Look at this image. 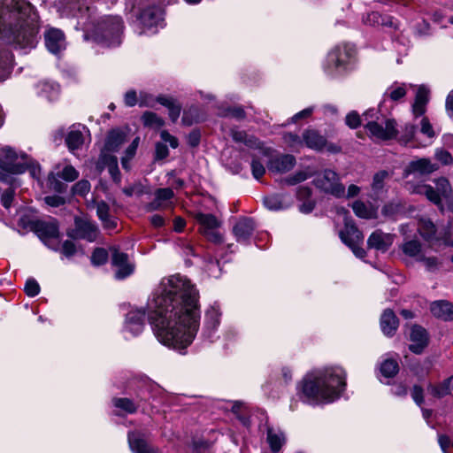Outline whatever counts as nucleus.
I'll use <instances>...</instances> for the list:
<instances>
[{
  "instance_id": "nucleus-1",
  "label": "nucleus",
  "mask_w": 453,
  "mask_h": 453,
  "mask_svg": "<svg viewBox=\"0 0 453 453\" xmlns=\"http://www.w3.org/2000/svg\"><path fill=\"white\" fill-rule=\"evenodd\" d=\"M199 293L186 276L162 279L149 301L150 319L158 342L181 351L189 346L199 328Z\"/></svg>"
},
{
  "instance_id": "nucleus-2",
  "label": "nucleus",
  "mask_w": 453,
  "mask_h": 453,
  "mask_svg": "<svg viewBox=\"0 0 453 453\" xmlns=\"http://www.w3.org/2000/svg\"><path fill=\"white\" fill-rule=\"evenodd\" d=\"M37 20V14L28 2H0V36L5 42L21 49L35 47L38 34Z\"/></svg>"
},
{
  "instance_id": "nucleus-3",
  "label": "nucleus",
  "mask_w": 453,
  "mask_h": 453,
  "mask_svg": "<svg viewBox=\"0 0 453 453\" xmlns=\"http://www.w3.org/2000/svg\"><path fill=\"white\" fill-rule=\"evenodd\" d=\"M62 13L77 19V26L91 32L96 40L109 47L119 46L124 28L119 16H104L96 19V10L88 0H63Z\"/></svg>"
},
{
  "instance_id": "nucleus-4",
  "label": "nucleus",
  "mask_w": 453,
  "mask_h": 453,
  "mask_svg": "<svg viewBox=\"0 0 453 453\" xmlns=\"http://www.w3.org/2000/svg\"><path fill=\"white\" fill-rule=\"evenodd\" d=\"M346 387V372L341 366H330L306 374L301 389L307 402L330 403L338 399Z\"/></svg>"
},
{
  "instance_id": "nucleus-5",
  "label": "nucleus",
  "mask_w": 453,
  "mask_h": 453,
  "mask_svg": "<svg viewBox=\"0 0 453 453\" xmlns=\"http://www.w3.org/2000/svg\"><path fill=\"white\" fill-rule=\"evenodd\" d=\"M435 188L426 185H414L406 182V188L415 194L424 195L426 197L436 205L441 204V198L450 200L453 198V189L448 179L444 177L434 180Z\"/></svg>"
},
{
  "instance_id": "nucleus-6",
  "label": "nucleus",
  "mask_w": 453,
  "mask_h": 453,
  "mask_svg": "<svg viewBox=\"0 0 453 453\" xmlns=\"http://www.w3.org/2000/svg\"><path fill=\"white\" fill-rule=\"evenodd\" d=\"M378 112L374 109H371L364 113L366 121L365 128L370 134L380 140H389L396 136L397 130L395 121L391 119H384L377 115Z\"/></svg>"
},
{
  "instance_id": "nucleus-7",
  "label": "nucleus",
  "mask_w": 453,
  "mask_h": 453,
  "mask_svg": "<svg viewBox=\"0 0 453 453\" xmlns=\"http://www.w3.org/2000/svg\"><path fill=\"white\" fill-rule=\"evenodd\" d=\"M353 55L354 49L348 44L335 47L327 55L326 65V72L332 76L342 73L347 69Z\"/></svg>"
},
{
  "instance_id": "nucleus-8",
  "label": "nucleus",
  "mask_w": 453,
  "mask_h": 453,
  "mask_svg": "<svg viewBox=\"0 0 453 453\" xmlns=\"http://www.w3.org/2000/svg\"><path fill=\"white\" fill-rule=\"evenodd\" d=\"M30 160L26 154L19 155L10 147L0 150V168L9 173H24L29 166Z\"/></svg>"
},
{
  "instance_id": "nucleus-9",
  "label": "nucleus",
  "mask_w": 453,
  "mask_h": 453,
  "mask_svg": "<svg viewBox=\"0 0 453 453\" xmlns=\"http://www.w3.org/2000/svg\"><path fill=\"white\" fill-rule=\"evenodd\" d=\"M313 183L319 190L335 197L345 196V187L341 182L339 175L333 170L326 169L319 173Z\"/></svg>"
},
{
  "instance_id": "nucleus-10",
  "label": "nucleus",
  "mask_w": 453,
  "mask_h": 453,
  "mask_svg": "<svg viewBox=\"0 0 453 453\" xmlns=\"http://www.w3.org/2000/svg\"><path fill=\"white\" fill-rule=\"evenodd\" d=\"M35 230L38 237L48 248L55 251L59 250V230L58 222L55 219L37 222Z\"/></svg>"
},
{
  "instance_id": "nucleus-11",
  "label": "nucleus",
  "mask_w": 453,
  "mask_h": 453,
  "mask_svg": "<svg viewBox=\"0 0 453 453\" xmlns=\"http://www.w3.org/2000/svg\"><path fill=\"white\" fill-rule=\"evenodd\" d=\"M342 242L346 244L356 257L363 258L365 257V250L361 247L364 242L363 234L350 222L346 221L344 228L340 232Z\"/></svg>"
},
{
  "instance_id": "nucleus-12",
  "label": "nucleus",
  "mask_w": 453,
  "mask_h": 453,
  "mask_svg": "<svg viewBox=\"0 0 453 453\" xmlns=\"http://www.w3.org/2000/svg\"><path fill=\"white\" fill-rule=\"evenodd\" d=\"M194 218L200 225V233L208 240L213 242H222V237L217 231L221 223L214 215L196 212L194 214Z\"/></svg>"
},
{
  "instance_id": "nucleus-13",
  "label": "nucleus",
  "mask_w": 453,
  "mask_h": 453,
  "mask_svg": "<svg viewBox=\"0 0 453 453\" xmlns=\"http://www.w3.org/2000/svg\"><path fill=\"white\" fill-rule=\"evenodd\" d=\"M110 251L111 253L112 265L116 268V279L122 280L131 275L134 272V265L128 261V256L126 253L120 252L116 247H111Z\"/></svg>"
},
{
  "instance_id": "nucleus-14",
  "label": "nucleus",
  "mask_w": 453,
  "mask_h": 453,
  "mask_svg": "<svg viewBox=\"0 0 453 453\" xmlns=\"http://www.w3.org/2000/svg\"><path fill=\"white\" fill-rule=\"evenodd\" d=\"M127 441L133 453H159L158 449L152 446L141 431H129L127 433Z\"/></svg>"
},
{
  "instance_id": "nucleus-15",
  "label": "nucleus",
  "mask_w": 453,
  "mask_h": 453,
  "mask_svg": "<svg viewBox=\"0 0 453 453\" xmlns=\"http://www.w3.org/2000/svg\"><path fill=\"white\" fill-rule=\"evenodd\" d=\"M146 314L142 308L131 309L126 315L125 330L132 335H138L145 326Z\"/></svg>"
},
{
  "instance_id": "nucleus-16",
  "label": "nucleus",
  "mask_w": 453,
  "mask_h": 453,
  "mask_svg": "<svg viewBox=\"0 0 453 453\" xmlns=\"http://www.w3.org/2000/svg\"><path fill=\"white\" fill-rule=\"evenodd\" d=\"M438 169L437 165L433 164L428 158H419L408 164L403 170V177L407 178L411 174L426 175L435 172Z\"/></svg>"
},
{
  "instance_id": "nucleus-17",
  "label": "nucleus",
  "mask_w": 453,
  "mask_h": 453,
  "mask_svg": "<svg viewBox=\"0 0 453 453\" xmlns=\"http://www.w3.org/2000/svg\"><path fill=\"white\" fill-rule=\"evenodd\" d=\"M45 45L49 51L58 54L65 49V39L61 30L50 28L45 32Z\"/></svg>"
},
{
  "instance_id": "nucleus-18",
  "label": "nucleus",
  "mask_w": 453,
  "mask_h": 453,
  "mask_svg": "<svg viewBox=\"0 0 453 453\" xmlns=\"http://www.w3.org/2000/svg\"><path fill=\"white\" fill-rule=\"evenodd\" d=\"M394 235L383 233L381 230H375L367 240V246L382 252H386L393 244Z\"/></svg>"
},
{
  "instance_id": "nucleus-19",
  "label": "nucleus",
  "mask_w": 453,
  "mask_h": 453,
  "mask_svg": "<svg viewBox=\"0 0 453 453\" xmlns=\"http://www.w3.org/2000/svg\"><path fill=\"white\" fill-rule=\"evenodd\" d=\"M410 340L411 342L410 349L415 354H420L428 343L426 331L419 326H413L411 329Z\"/></svg>"
},
{
  "instance_id": "nucleus-20",
  "label": "nucleus",
  "mask_w": 453,
  "mask_h": 453,
  "mask_svg": "<svg viewBox=\"0 0 453 453\" xmlns=\"http://www.w3.org/2000/svg\"><path fill=\"white\" fill-rule=\"evenodd\" d=\"M256 224L251 218H241L233 226V233L238 242H246L253 234Z\"/></svg>"
},
{
  "instance_id": "nucleus-21",
  "label": "nucleus",
  "mask_w": 453,
  "mask_h": 453,
  "mask_svg": "<svg viewBox=\"0 0 453 453\" xmlns=\"http://www.w3.org/2000/svg\"><path fill=\"white\" fill-rule=\"evenodd\" d=\"M75 237L86 239L88 242L96 240L97 226L91 221L83 219H75Z\"/></svg>"
},
{
  "instance_id": "nucleus-22",
  "label": "nucleus",
  "mask_w": 453,
  "mask_h": 453,
  "mask_svg": "<svg viewBox=\"0 0 453 453\" xmlns=\"http://www.w3.org/2000/svg\"><path fill=\"white\" fill-rule=\"evenodd\" d=\"M139 19L144 27H157L163 22V12L158 7H150L142 12Z\"/></svg>"
},
{
  "instance_id": "nucleus-23",
  "label": "nucleus",
  "mask_w": 453,
  "mask_h": 453,
  "mask_svg": "<svg viewBox=\"0 0 453 453\" xmlns=\"http://www.w3.org/2000/svg\"><path fill=\"white\" fill-rule=\"evenodd\" d=\"M296 165V158L292 155H281L270 160L268 169L271 172L283 173L290 171Z\"/></svg>"
},
{
  "instance_id": "nucleus-24",
  "label": "nucleus",
  "mask_w": 453,
  "mask_h": 453,
  "mask_svg": "<svg viewBox=\"0 0 453 453\" xmlns=\"http://www.w3.org/2000/svg\"><path fill=\"white\" fill-rule=\"evenodd\" d=\"M380 327L385 335L392 336L398 327V319L393 311L385 310L380 318Z\"/></svg>"
},
{
  "instance_id": "nucleus-25",
  "label": "nucleus",
  "mask_w": 453,
  "mask_h": 453,
  "mask_svg": "<svg viewBox=\"0 0 453 453\" xmlns=\"http://www.w3.org/2000/svg\"><path fill=\"white\" fill-rule=\"evenodd\" d=\"M363 23L365 25L372 26V27H395V22L393 20V18L387 15H382L378 12H371L367 13L366 15L363 16Z\"/></svg>"
},
{
  "instance_id": "nucleus-26",
  "label": "nucleus",
  "mask_w": 453,
  "mask_h": 453,
  "mask_svg": "<svg viewBox=\"0 0 453 453\" xmlns=\"http://www.w3.org/2000/svg\"><path fill=\"white\" fill-rule=\"evenodd\" d=\"M231 136L235 142L242 143L250 149H262L261 142L252 134L245 131L232 129Z\"/></svg>"
},
{
  "instance_id": "nucleus-27",
  "label": "nucleus",
  "mask_w": 453,
  "mask_h": 453,
  "mask_svg": "<svg viewBox=\"0 0 453 453\" xmlns=\"http://www.w3.org/2000/svg\"><path fill=\"white\" fill-rule=\"evenodd\" d=\"M431 312L434 316L443 320L453 319V304L447 301H436L431 304Z\"/></svg>"
},
{
  "instance_id": "nucleus-28",
  "label": "nucleus",
  "mask_w": 453,
  "mask_h": 453,
  "mask_svg": "<svg viewBox=\"0 0 453 453\" xmlns=\"http://www.w3.org/2000/svg\"><path fill=\"white\" fill-rule=\"evenodd\" d=\"M303 140L307 147L315 150H320L326 145V138L315 130H306L303 134Z\"/></svg>"
},
{
  "instance_id": "nucleus-29",
  "label": "nucleus",
  "mask_w": 453,
  "mask_h": 453,
  "mask_svg": "<svg viewBox=\"0 0 453 453\" xmlns=\"http://www.w3.org/2000/svg\"><path fill=\"white\" fill-rule=\"evenodd\" d=\"M407 92V85L404 83L395 82L390 85L383 94V100H391L393 102H399L403 99Z\"/></svg>"
},
{
  "instance_id": "nucleus-30",
  "label": "nucleus",
  "mask_w": 453,
  "mask_h": 453,
  "mask_svg": "<svg viewBox=\"0 0 453 453\" xmlns=\"http://www.w3.org/2000/svg\"><path fill=\"white\" fill-rule=\"evenodd\" d=\"M109 211L110 207L105 202L100 201L96 203V214L103 222L104 227L114 229L117 226V221L110 217Z\"/></svg>"
},
{
  "instance_id": "nucleus-31",
  "label": "nucleus",
  "mask_w": 453,
  "mask_h": 453,
  "mask_svg": "<svg viewBox=\"0 0 453 453\" xmlns=\"http://www.w3.org/2000/svg\"><path fill=\"white\" fill-rule=\"evenodd\" d=\"M267 441L272 451L277 452L285 443V435L280 430L269 427L267 429Z\"/></svg>"
},
{
  "instance_id": "nucleus-32",
  "label": "nucleus",
  "mask_w": 453,
  "mask_h": 453,
  "mask_svg": "<svg viewBox=\"0 0 453 453\" xmlns=\"http://www.w3.org/2000/svg\"><path fill=\"white\" fill-rule=\"evenodd\" d=\"M125 142V134L123 132L119 130H112L110 132L106 142H105V150L107 151H116Z\"/></svg>"
},
{
  "instance_id": "nucleus-33",
  "label": "nucleus",
  "mask_w": 453,
  "mask_h": 453,
  "mask_svg": "<svg viewBox=\"0 0 453 453\" xmlns=\"http://www.w3.org/2000/svg\"><path fill=\"white\" fill-rule=\"evenodd\" d=\"M391 173L386 170L377 172L373 177L371 188L375 194H380L384 190L386 181L391 177Z\"/></svg>"
},
{
  "instance_id": "nucleus-34",
  "label": "nucleus",
  "mask_w": 453,
  "mask_h": 453,
  "mask_svg": "<svg viewBox=\"0 0 453 453\" xmlns=\"http://www.w3.org/2000/svg\"><path fill=\"white\" fill-rule=\"evenodd\" d=\"M452 378H448L444 380L441 383L438 385L430 384L427 388L429 393L437 398H441L450 393V382Z\"/></svg>"
},
{
  "instance_id": "nucleus-35",
  "label": "nucleus",
  "mask_w": 453,
  "mask_h": 453,
  "mask_svg": "<svg viewBox=\"0 0 453 453\" xmlns=\"http://www.w3.org/2000/svg\"><path fill=\"white\" fill-rule=\"evenodd\" d=\"M418 230L420 235L426 240L433 239L436 232L434 224L429 219L424 218L418 220Z\"/></svg>"
},
{
  "instance_id": "nucleus-36",
  "label": "nucleus",
  "mask_w": 453,
  "mask_h": 453,
  "mask_svg": "<svg viewBox=\"0 0 453 453\" xmlns=\"http://www.w3.org/2000/svg\"><path fill=\"white\" fill-rule=\"evenodd\" d=\"M39 93L50 101L55 100L59 93V86L54 82H41Z\"/></svg>"
},
{
  "instance_id": "nucleus-37",
  "label": "nucleus",
  "mask_w": 453,
  "mask_h": 453,
  "mask_svg": "<svg viewBox=\"0 0 453 453\" xmlns=\"http://www.w3.org/2000/svg\"><path fill=\"white\" fill-rule=\"evenodd\" d=\"M401 249L406 256L415 257L417 260L419 258V256L422 255L421 244L416 240L404 242Z\"/></svg>"
},
{
  "instance_id": "nucleus-38",
  "label": "nucleus",
  "mask_w": 453,
  "mask_h": 453,
  "mask_svg": "<svg viewBox=\"0 0 453 453\" xmlns=\"http://www.w3.org/2000/svg\"><path fill=\"white\" fill-rule=\"evenodd\" d=\"M221 312L216 307H211L205 314V328L215 330L219 325Z\"/></svg>"
},
{
  "instance_id": "nucleus-39",
  "label": "nucleus",
  "mask_w": 453,
  "mask_h": 453,
  "mask_svg": "<svg viewBox=\"0 0 453 453\" xmlns=\"http://www.w3.org/2000/svg\"><path fill=\"white\" fill-rule=\"evenodd\" d=\"M102 162L109 168V173L114 180L119 181V171L118 168V161L115 156L103 153L101 156Z\"/></svg>"
},
{
  "instance_id": "nucleus-40",
  "label": "nucleus",
  "mask_w": 453,
  "mask_h": 453,
  "mask_svg": "<svg viewBox=\"0 0 453 453\" xmlns=\"http://www.w3.org/2000/svg\"><path fill=\"white\" fill-rule=\"evenodd\" d=\"M65 143L70 150L79 149L83 143L82 133L79 130H70L66 135Z\"/></svg>"
},
{
  "instance_id": "nucleus-41",
  "label": "nucleus",
  "mask_w": 453,
  "mask_h": 453,
  "mask_svg": "<svg viewBox=\"0 0 453 453\" xmlns=\"http://www.w3.org/2000/svg\"><path fill=\"white\" fill-rule=\"evenodd\" d=\"M399 371L398 363L391 358L386 359L380 365V372L387 378L394 377Z\"/></svg>"
},
{
  "instance_id": "nucleus-42",
  "label": "nucleus",
  "mask_w": 453,
  "mask_h": 453,
  "mask_svg": "<svg viewBox=\"0 0 453 453\" xmlns=\"http://www.w3.org/2000/svg\"><path fill=\"white\" fill-rule=\"evenodd\" d=\"M59 175V173L51 172L48 176V185L50 189L63 193L66 189V185L59 180L61 178Z\"/></svg>"
},
{
  "instance_id": "nucleus-43",
  "label": "nucleus",
  "mask_w": 453,
  "mask_h": 453,
  "mask_svg": "<svg viewBox=\"0 0 453 453\" xmlns=\"http://www.w3.org/2000/svg\"><path fill=\"white\" fill-rule=\"evenodd\" d=\"M182 123L186 126H191L194 123H197L201 120L199 110L196 106L189 107L184 111L182 116Z\"/></svg>"
},
{
  "instance_id": "nucleus-44",
  "label": "nucleus",
  "mask_w": 453,
  "mask_h": 453,
  "mask_svg": "<svg viewBox=\"0 0 453 453\" xmlns=\"http://www.w3.org/2000/svg\"><path fill=\"white\" fill-rule=\"evenodd\" d=\"M142 119L144 126L146 127L158 128L164 125V120L156 113L151 111L144 112Z\"/></svg>"
},
{
  "instance_id": "nucleus-45",
  "label": "nucleus",
  "mask_w": 453,
  "mask_h": 453,
  "mask_svg": "<svg viewBox=\"0 0 453 453\" xmlns=\"http://www.w3.org/2000/svg\"><path fill=\"white\" fill-rule=\"evenodd\" d=\"M113 404L116 408H119L127 413H134L137 410V406L134 403L128 398H115L113 399Z\"/></svg>"
},
{
  "instance_id": "nucleus-46",
  "label": "nucleus",
  "mask_w": 453,
  "mask_h": 453,
  "mask_svg": "<svg viewBox=\"0 0 453 453\" xmlns=\"http://www.w3.org/2000/svg\"><path fill=\"white\" fill-rule=\"evenodd\" d=\"M352 209L354 213L359 218L371 219L373 216L372 210L361 201H356L352 205Z\"/></svg>"
},
{
  "instance_id": "nucleus-47",
  "label": "nucleus",
  "mask_w": 453,
  "mask_h": 453,
  "mask_svg": "<svg viewBox=\"0 0 453 453\" xmlns=\"http://www.w3.org/2000/svg\"><path fill=\"white\" fill-rule=\"evenodd\" d=\"M265 206L271 211H278L284 208L282 200L278 196H267L264 199Z\"/></svg>"
},
{
  "instance_id": "nucleus-48",
  "label": "nucleus",
  "mask_w": 453,
  "mask_h": 453,
  "mask_svg": "<svg viewBox=\"0 0 453 453\" xmlns=\"http://www.w3.org/2000/svg\"><path fill=\"white\" fill-rule=\"evenodd\" d=\"M57 173H59L61 179L65 181H73L79 177L78 171L70 165H65L63 170L58 171Z\"/></svg>"
},
{
  "instance_id": "nucleus-49",
  "label": "nucleus",
  "mask_w": 453,
  "mask_h": 453,
  "mask_svg": "<svg viewBox=\"0 0 453 453\" xmlns=\"http://www.w3.org/2000/svg\"><path fill=\"white\" fill-rule=\"evenodd\" d=\"M219 115H221L223 117H231V118L236 119L238 120L243 119L245 118V112L242 107H233V108L224 109L219 112Z\"/></svg>"
},
{
  "instance_id": "nucleus-50",
  "label": "nucleus",
  "mask_w": 453,
  "mask_h": 453,
  "mask_svg": "<svg viewBox=\"0 0 453 453\" xmlns=\"http://www.w3.org/2000/svg\"><path fill=\"white\" fill-rule=\"evenodd\" d=\"M419 125L421 134L429 139H433L435 136V132L428 118L422 117Z\"/></svg>"
},
{
  "instance_id": "nucleus-51",
  "label": "nucleus",
  "mask_w": 453,
  "mask_h": 453,
  "mask_svg": "<svg viewBox=\"0 0 453 453\" xmlns=\"http://www.w3.org/2000/svg\"><path fill=\"white\" fill-rule=\"evenodd\" d=\"M346 124L350 128H357L361 123H364L365 126L366 121L365 120L364 116L361 118L357 112L351 111L346 116Z\"/></svg>"
},
{
  "instance_id": "nucleus-52",
  "label": "nucleus",
  "mask_w": 453,
  "mask_h": 453,
  "mask_svg": "<svg viewBox=\"0 0 453 453\" xmlns=\"http://www.w3.org/2000/svg\"><path fill=\"white\" fill-rule=\"evenodd\" d=\"M108 258V253L104 249L97 248L94 250L92 257H91V262L94 265H100L104 264L107 261Z\"/></svg>"
},
{
  "instance_id": "nucleus-53",
  "label": "nucleus",
  "mask_w": 453,
  "mask_h": 453,
  "mask_svg": "<svg viewBox=\"0 0 453 453\" xmlns=\"http://www.w3.org/2000/svg\"><path fill=\"white\" fill-rule=\"evenodd\" d=\"M40 289V286L35 279H28L24 287L25 293L30 297L37 296Z\"/></svg>"
},
{
  "instance_id": "nucleus-54",
  "label": "nucleus",
  "mask_w": 453,
  "mask_h": 453,
  "mask_svg": "<svg viewBox=\"0 0 453 453\" xmlns=\"http://www.w3.org/2000/svg\"><path fill=\"white\" fill-rule=\"evenodd\" d=\"M434 157L442 165H449L453 164V157H452L451 154L443 149L436 150Z\"/></svg>"
},
{
  "instance_id": "nucleus-55",
  "label": "nucleus",
  "mask_w": 453,
  "mask_h": 453,
  "mask_svg": "<svg viewBox=\"0 0 453 453\" xmlns=\"http://www.w3.org/2000/svg\"><path fill=\"white\" fill-rule=\"evenodd\" d=\"M61 252L65 257H72L77 253V248L73 242L66 240L61 247Z\"/></svg>"
},
{
  "instance_id": "nucleus-56",
  "label": "nucleus",
  "mask_w": 453,
  "mask_h": 453,
  "mask_svg": "<svg viewBox=\"0 0 453 453\" xmlns=\"http://www.w3.org/2000/svg\"><path fill=\"white\" fill-rule=\"evenodd\" d=\"M90 190V183L86 180L78 181L73 187V191L75 195L84 196Z\"/></svg>"
},
{
  "instance_id": "nucleus-57",
  "label": "nucleus",
  "mask_w": 453,
  "mask_h": 453,
  "mask_svg": "<svg viewBox=\"0 0 453 453\" xmlns=\"http://www.w3.org/2000/svg\"><path fill=\"white\" fill-rule=\"evenodd\" d=\"M309 177L308 173L306 172L301 171L297 172L292 176L288 177L285 181L289 185H296L297 183H300L302 181H304Z\"/></svg>"
},
{
  "instance_id": "nucleus-58",
  "label": "nucleus",
  "mask_w": 453,
  "mask_h": 453,
  "mask_svg": "<svg viewBox=\"0 0 453 453\" xmlns=\"http://www.w3.org/2000/svg\"><path fill=\"white\" fill-rule=\"evenodd\" d=\"M251 171L253 177L257 180H259L265 173L264 165L256 159L251 162Z\"/></svg>"
},
{
  "instance_id": "nucleus-59",
  "label": "nucleus",
  "mask_w": 453,
  "mask_h": 453,
  "mask_svg": "<svg viewBox=\"0 0 453 453\" xmlns=\"http://www.w3.org/2000/svg\"><path fill=\"white\" fill-rule=\"evenodd\" d=\"M155 196L163 203V201H167L172 199L174 196L173 191L169 188H158L155 192Z\"/></svg>"
},
{
  "instance_id": "nucleus-60",
  "label": "nucleus",
  "mask_w": 453,
  "mask_h": 453,
  "mask_svg": "<svg viewBox=\"0 0 453 453\" xmlns=\"http://www.w3.org/2000/svg\"><path fill=\"white\" fill-rule=\"evenodd\" d=\"M411 397L413 401L418 405L421 406V404L424 402V391L423 388L420 386L415 385L411 392Z\"/></svg>"
},
{
  "instance_id": "nucleus-61",
  "label": "nucleus",
  "mask_w": 453,
  "mask_h": 453,
  "mask_svg": "<svg viewBox=\"0 0 453 453\" xmlns=\"http://www.w3.org/2000/svg\"><path fill=\"white\" fill-rule=\"evenodd\" d=\"M418 261H421L426 266V268L429 271H433L436 269L438 266L437 258L434 257H426L422 254L421 256H419Z\"/></svg>"
},
{
  "instance_id": "nucleus-62",
  "label": "nucleus",
  "mask_w": 453,
  "mask_h": 453,
  "mask_svg": "<svg viewBox=\"0 0 453 453\" xmlns=\"http://www.w3.org/2000/svg\"><path fill=\"white\" fill-rule=\"evenodd\" d=\"M428 93L429 91L425 86L418 87L414 102L427 104Z\"/></svg>"
},
{
  "instance_id": "nucleus-63",
  "label": "nucleus",
  "mask_w": 453,
  "mask_h": 453,
  "mask_svg": "<svg viewBox=\"0 0 453 453\" xmlns=\"http://www.w3.org/2000/svg\"><path fill=\"white\" fill-rule=\"evenodd\" d=\"M283 139L285 142L291 147H297L303 144L301 138L297 134L292 133L285 134Z\"/></svg>"
},
{
  "instance_id": "nucleus-64",
  "label": "nucleus",
  "mask_w": 453,
  "mask_h": 453,
  "mask_svg": "<svg viewBox=\"0 0 453 453\" xmlns=\"http://www.w3.org/2000/svg\"><path fill=\"white\" fill-rule=\"evenodd\" d=\"M14 190L12 188L6 189L1 196V203L4 207L9 208L12 203Z\"/></svg>"
}]
</instances>
